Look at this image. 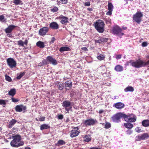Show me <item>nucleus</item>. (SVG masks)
<instances>
[{"label":"nucleus","instance_id":"nucleus-23","mask_svg":"<svg viewBox=\"0 0 149 149\" xmlns=\"http://www.w3.org/2000/svg\"><path fill=\"white\" fill-rule=\"evenodd\" d=\"M50 126L49 125L46 124H44L40 126V129L41 130L47 129L50 128Z\"/></svg>","mask_w":149,"mask_h":149},{"label":"nucleus","instance_id":"nucleus-37","mask_svg":"<svg viewBox=\"0 0 149 149\" xmlns=\"http://www.w3.org/2000/svg\"><path fill=\"white\" fill-rule=\"evenodd\" d=\"M104 56L102 54L97 56V58L100 60H102L104 59Z\"/></svg>","mask_w":149,"mask_h":149},{"label":"nucleus","instance_id":"nucleus-50","mask_svg":"<svg viewBox=\"0 0 149 149\" xmlns=\"http://www.w3.org/2000/svg\"><path fill=\"white\" fill-rule=\"evenodd\" d=\"M63 118V116L62 114H60L58 116V119L62 120Z\"/></svg>","mask_w":149,"mask_h":149},{"label":"nucleus","instance_id":"nucleus-12","mask_svg":"<svg viewBox=\"0 0 149 149\" xmlns=\"http://www.w3.org/2000/svg\"><path fill=\"white\" fill-rule=\"evenodd\" d=\"M124 119L127 122H134L136 120V117L134 116L130 117L125 114Z\"/></svg>","mask_w":149,"mask_h":149},{"label":"nucleus","instance_id":"nucleus-24","mask_svg":"<svg viewBox=\"0 0 149 149\" xmlns=\"http://www.w3.org/2000/svg\"><path fill=\"white\" fill-rule=\"evenodd\" d=\"M91 139L90 135H86L83 137V140L86 142H89Z\"/></svg>","mask_w":149,"mask_h":149},{"label":"nucleus","instance_id":"nucleus-2","mask_svg":"<svg viewBox=\"0 0 149 149\" xmlns=\"http://www.w3.org/2000/svg\"><path fill=\"white\" fill-rule=\"evenodd\" d=\"M132 66L136 68H139L149 65V60L145 62L141 60H138L132 63Z\"/></svg>","mask_w":149,"mask_h":149},{"label":"nucleus","instance_id":"nucleus-60","mask_svg":"<svg viewBox=\"0 0 149 149\" xmlns=\"http://www.w3.org/2000/svg\"><path fill=\"white\" fill-rule=\"evenodd\" d=\"M90 149H100L99 148H96V147H93V148H90Z\"/></svg>","mask_w":149,"mask_h":149},{"label":"nucleus","instance_id":"nucleus-4","mask_svg":"<svg viewBox=\"0 0 149 149\" xmlns=\"http://www.w3.org/2000/svg\"><path fill=\"white\" fill-rule=\"evenodd\" d=\"M125 114L122 113H118L113 116L112 117L113 121L115 123L120 122V119L122 118H124Z\"/></svg>","mask_w":149,"mask_h":149},{"label":"nucleus","instance_id":"nucleus-18","mask_svg":"<svg viewBox=\"0 0 149 149\" xmlns=\"http://www.w3.org/2000/svg\"><path fill=\"white\" fill-rule=\"evenodd\" d=\"M113 106L117 109H120L123 108L124 106V104L123 103L119 102L115 104Z\"/></svg>","mask_w":149,"mask_h":149},{"label":"nucleus","instance_id":"nucleus-52","mask_svg":"<svg viewBox=\"0 0 149 149\" xmlns=\"http://www.w3.org/2000/svg\"><path fill=\"white\" fill-rule=\"evenodd\" d=\"M12 101L13 102H16L19 101V100L17 99H16L14 98H11Z\"/></svg>","mask_w":149,"mask_h":149},{"label":"nucleus","instance_id":"nucleus-44","mask_svg":"<svg viewBox=\"0 0 149 149\" xmlns=\"http://www.w3.org/2000/svg\"><path fill=\"white\" fill-rule=\"evenodd\" d=\"M72 82L69 83H65V86L66 87H70L72 86Z\"/></svg>","mask_w":149,"mask_h":149},{"label":"nucleus","instance_id":"nucleus-64","mask_svg":"<svg viewBox=\"0 0 149 149\" xmlns=\"http://www.w3.org/2000/svg\"><path fill=\"white\" fill-rule=\"evenodd\" d=\"M148 120L149 121V122H148L149 125H148V126H149V120Z\"/></svg>","mask_w":149,"mask_h":149},{"label":"nucleus","instance_id":"nucleus-55","mask_svg":"<svg viewBox=\"0 0 149 149\" xmlns=\"http://www.w3.org/2000/svg\"><path fill=\"white\" fill-rule=\"evenodd\" d=\"M63 4H66L68 2V0H60Z\"/></svg>","mask_w":149,"mask_h":149},{"label":"nucleus","instance_id":"nucleus-63","mask_svg":"<svg viewBox=\"0 0 149 149\" xmlns=\"http://www.w3.org/2000/svg\"><path fill=\"white\" fill-rule=\"evenodd\" d=\"M100 124H102V125H105V124L104 123H100Z\"/></svg>","mask_w":149,"mask_h":149},{"label":"nucleus","instance_id":"nucleus-42","mask_svg":"<svg viewBox=\"0 0 149 149\" xmlns=\"http://www.w3.org/2000/svg\"><path fill=\"white\" fill-rule=\"evenodd\" d=\"M58 10V8L56 7H54L53 8L51 9L50 11L53 13H55L57 12Z\"/></svg>","mask_w":149,"mask_h":149},{"label":"nucleus","instance_id":"nucleus-17","mask_svg":"<svg viewBox=\"0 0 149 149\" xmlns=\"http://www.w3.org/2000/svg\"><path fill=\"white\" fill-rule=\"evenodd\" d=\"M50 27L53 29H57L59 28L58 24L55 22H52L50 24Z\"/></svg>","mask_w":149,"mask_h":149},{"label":"nucleus","instance_id":"nucleus-21","mask_svg":"<svg viewBox=\"0 0 149 149\" xmlns=\"http://www.w3.org/2000/svg\"><path fill=\"white\" fill-rule=\"evenodd\" d=\"M17 122V120L14 119H12L9 122L8 126V127L9 128H12V127Z\"/></svg>","mask_w":149,"mask_h":149},{"label":"nucleus","instance_id":"nucleus-59","mask_svg":"<svg viewBox=\"0 0 149 149\" xmlns=\"http://www.w3.org/2000/svg\"><path fill=\"white\" fill-rule=\"evenodd\" d=\"M88 10H89V11H92L93 10V9L92 8H88Z\"/></svg>","mask_w":149,"mask_h":149},{"label":"nucleus","instance_id":"nucleus-62","mask_svg":"<svg viewBox=\"0 0 149 149\" xmlns=\"http://www.w3.org/2000/svg\"><path fill=\"white\" fill-rule=\"evenodd\" d=\"M25 149H31L29 147L26 148Z\"/></svg>","mask_w":149,"mask_h":149},{"label":"nucleus","instance_id":"nucleus-26","mask_svg":"<svg viewBox=\"0 0 149 149\" xmlns=\"http://www.w3.org/2000/svg\"><path fill=\"white\" fill-rule=\"evenodd\" d=\"M36 45L40 48H43L45 47L44 43L43 42L39 41L36 43Z\"/></svg>","mask_w":149,"mask_h":149},{"label":"nucleus","instance_id":"nucleus-3","mask_svg":"<svg viewBox=\"0 0 149 149\" xmlns=\"http://www.w3.org/2000/svg\"><path fill=\"white\" fill-rule=\"evenodd\" d=\"M95 29L99 33H102L104 31V22L101 20L94 23Z\"/></svg>","mask_w":149,"mask_h":149},{"label":"nucleus","instance_id":"nucleus-20","mask_svg":"<svg viewBox=\"0 0 149 149\" xmlns=\"http://www.w3.org/2000/svg\"><path fill=\"white\" fill-rule=\"evenodd\" d=\"M149 137V135L147 133H144L139 136V139L140 140H144Z\"/></svg>","mask_w":149,"mask_h":149},{"label":"nucleus","instance_id":"nucleus-38","mask_svg":"<svg viewBox=\"0 0 149 149\" xmlns=\"http://www.w3.org/2000/svg\"><path fill=\"white\" fill-rule=\"evenodd\" d=\"M65 142L63 140H59L57 143L58 146H60L64 145L65 144Z\"/></svg>","mask_w":149,"mask_h":149},{"label":"nucleus","instance_id":"nucleus-48","mask_svg":"<svg viewBox=\"0 0 149 149\" xmlns=\"http://www.w3.org/2000/svg\"><path fill=\"white\" fill-rule=\"evenodd\" d=\"M126 133L128 135H130L132 133V131L130 130H128L126 131Z\"/></svg>","mask_w":149,"mask_h":149},{"label":"nucleus","instance_id":"nucleus-30","mask_svg":"<svg viewBox=\"0 0 149 149\" xmlns=\"http://www.w3.org/2000/svg\"><path fill=\"white\" fill-rule=\"evenodd\" d=\"M149 121L148 120H145L143 121L142 122V124L143 126L147 127L149 126V123H148Z\"/></svg>","mask_w":149,"mask_h":149},{"label":"nucleus","instance_id":"nucleus-53","mask_svg":"<svg viewBox=\"0 0 149 149\" xmlns=\"http://www.w3.org/2000/svg\"><path fill=\"white\" fill-rule=\"evenodd\" d=\"M28 40L27 39H26L24 41V45H25L26 46H27L28 43Z\"/></svg>","mask_w":149,"mask_h":149},{"label":"nucleus","instance_id":"nucleus-8","mask_svg":"<svg viewBox=\"0 0 149 149\" xmlns=\"http://www.w3.org/2000/svg\"><path fill=\"white\" fill-rule=\"evenodd\" d=\"M7 64L11 68H15L16 66L17 63L16 61L11 58H8L7 60Z\"/></svg>","mask_w":149,"mask_h":149},{"label":"nucleus","instance_id":"nucleus-11","mask_svg":"<svg viewBox=\"0 0 149 149\" xmlns=\"http://www.w3.org/2000/svg\"><path fill=\"white\" fill-rule=\"evenodd\" d=\"M78 127H74V129L72 130L70 133V136L71 137H74L78 136L80 131L78 130Z\"/></svg>","mask_w":149,"mask_h":149},{"label":"nucleus","instance_id":"nucleus-54","mask_svg":"<svg viewBox=\"0 0 149 149\" xmlns=\"http://www.w3.org/2000/svg\"><path fill=\"white\" fill-rule=\"evenodd\" d=\"M121 55L120 54L117 55L116 56V58L117 59H119L121 58Z\"/></svg>","mask_w":149,"mask_h":149},{"label":"nucleus","instance_id":"nucleus-61","mask_svg":"<svg viewBox=\"0 0 149 149\" xmlns=\"http://www.w3.org/2000/svg\"><path fill=\"white\" fill-rule=\"evenodd\" d=\"M122 28L124 29V30H126V29H127V27H122Z\"/></svg>","mask_w":149,"mask_h":149},{"label":"nucleus","instance_id":"nucleus-33","mask_svg":"<svg viewBox=\"0 0 149 149\" xmlns=\"http://www.w3.org/2000/svg\"><path fill=\"white\" fill-rule=\"evenodd\" d=\"M17 45L19 46L24 47V48H25V47L24 46V42L22 40H19L17 42Z\"/></svg>","mask_w":149,"mask_h":149},{"label":"nucleus","instance_id":"nucleus-7","mask_svg":"<svg viewBox=\"0 0 149 149\" xmlns=\"http://www.w3.org/2000/svg\"><path fill=\"white\" fill-rule=\"evenodd\" d=\"M62 104V106L64 108L65 110L68 113L70 109L72 108L71 102L69 100H65Z\"/></svg>","mask_w":149,"mask_h":149},{"label":"nucleus","instance_id":"nucleus-51","mask_svg":"<svg viewBox=\"0 0 149 149\" xmlns=\"http://www.w3.org/2000/svg\"><path fill=\"white\" fill-rule=\"evenodd\" d=\"M55 40H56V39L54 38V37H52L51 39V41H50L49 42L50 43V44L53 43Z\"/></svg>","mask_w":149,"mask_h":149},{"label":"nucleus","instance_id":"nucleus-36","mask_svg":"<svg viewBox=\"0 0 149 149\" xmlns=\"http://www.w3.org/2000/svg\"><path fill=\"white\" fill-rule=\"evenodd\" d=\"M0 21L2 22H6V19L5 18V17L3 15H0Z\"/></svg>","mask_w":149,"mask_h":149},{"label":"nucleus","instance_id":"nucleus-6","mask_svg":"<svg viewBox=\"0 0 149 149\" xmlns=\"http://www.w3.org/2000/svg\"><path fill=\"white\" fill-rule=\"evenodd\" d=\"M143 15L141 12H137L135 14L133 15V20L137 23L139 24L141 20V18Z\"/></svg>","mask_w":149,"mask_h":149},{"label":"nucleus","instance_id":"nucleus-49","mask_svg":"<svg viewBox=\"0 0 149 149\" xmlns=\"http://www.w3.org/2000/svg\"><path fill=\"white\" fill-rule=\"evenodd\" d=\"M84 5L85 6H89L90 5V1L85 2L84 3Z\"/></svg>","mask_w":149,"mask_h":149},{"label":"nucleus","instance_id":"nucleus-35","mask_svg":"<svg viewBox=\"0 0 149 149\" xmlns=\"http://www.w3.org/2000/svg\"><path fill=\"white\" fill-rule=\"evenodd\" d=\"M111 125L109 122H106L105 124L104 125V128L106 129H109L111 127Z\"/></svg>","mask_w":149,"mask_h":149},{"label":"nucleus","instance_id":"nucleus-43","mask_svg":"<svg viewBox=\"0 0 149 149\" xmlns=\"http://www.w3.org/2000/svg\"><path fill=\"white\" fill-rule=\"evenodd\" d=\"M21 2V0H15L14 1V3L16 5L19 4Z\"/></svg>","mask_w":149,"mask_h":149},{"label":"nucleus","instance_id":"nucleus-45","mask_svg":"<svg viewBox=\"0 0 149 149\" xmlns=\"http://www.w3.org/2000/svg\"><path fill=\"white\" fill-rule=\"evenodd\" d=\"M135 130L136 132L138 133L141 132L142 131V130L138 127H136L135 128Z\"/></svg>","mask_w":149,"mask_h":149},{"label":"nucleus","instance_id":"nucleus-22","mask_svg":"<svg viewBox=\"0 0 149 149\" xmlns=\"http://www.w3.org/2000/svg\"><path fill=\"white\" fill-rule=\"evenodd\" d=\"M114 70L117 72H121L123 70V67L119 65H118L115 67Z\"/></svg>","mask_w":149,"mask_h":149},{"label":"nucleus","instance_id":"nucleus-13","mask_svg":"<svg viewBox=\"0 0 149 149\" xmlns=\"http://www.w3.org/2000/svg\"><path fill=\"white\" fill-rule=\"evenodd\" d=\"M26 109V107L22 105H17L15 107L16 111L21 112L22 111H25Z\"/></svg>","mask_w":149,"mask_h":149},{"label":"nucleus","instance_id":"nucleus-58","mask_svg":"<svg viewBox=\"0 0 149 149\" xmlns=\"http://www.w3.org/2000/svg\"><path fill=\"white\" fill-rule=\"evenodd\" d=\"M103 112V111L102 110H100L99 111V113L100 114L102 113Z\"/></svg>","mask_w":149,"mask_h":149},{"label":"nucleus","instance_id":"nucleus-34","mask_svg":"<svg viewBox=\"0 0 149 149\" xmlns=\"http://www.w3.org/2000/svg\"><path fill=\"white\" fill-rule=\"evenodd\" d=\"M64 87V84H58L57 85V88L60 90H62Z\"/></svg>","mask_w":149,"mask_h":149},{"label":"nucleus","instance_id":"nucleus-31","mask_svg":"<svg viewBox=\"0 0 149 149\" xmlns=\"http://www.w3.org/2000/svg\"><path fill=\"white\" fill-rule=\"evenodd\" d=\"M25 74V72H21L17 74V79H20Z\"/></svg>","mask_w":149,"mask_h":149},{"label":"nucleus","instance_id":"nucleus-1","mask_svg":"<svg viewBox=\"0 0 149 149\" xmlns=\"http://www.w3.org/2000/svg\"><path fill=\"white\" fill-rule=\"evenodd\" d=\"M12 138L13 139L11 141L10 145L12 147L17 148L24 145V142L21 140V138L20 135H16L13 136Z\"/></svg>","mask_w":149,"mask_h":149},{"label":"nucleus","instance_id":"nucleus-16","mask_svg":"<svg viewBox=\"0 0 149 149\" xmlns=\"http://www.w3.org/2000/svg\"><path fill=\"white\" fill-rule=\"evenodd\" d=\"M48 61L49 62L51 63L54 65H56L57 64V62L55 58H53L51 56H48L47 58Z\"/></svg>","mask_w":149,"mask_h":149},{"label":"nucleus","instance_id":"nucleus-14","mask_svg":"<svg viewBox=\"0 0 149 149\" xmlns=\"http://www.w3.org/2000/svg\"><path fill=\"white\" fill-rule=\"evenodd\" d=\"M48 28L46 27H43L41 28L39 31V33L41 36L45 35L48 32Z\"/></svg>","mask_w":149,"mask_h":149},{"label":"nucleus","instance_id":"nucleus-25","mask_svg":"<svg viewBox=\"0 0 149 149\" xmlns=\"http://www.w3.org/2000/svg\"><path fill=\"white\" fill-rule=\"evenodd\" d=\"M70 49L68 47H61L60 48L59 51L61 52H63L64 51H70Z\"/></svg>","mask_w":149,"mask_h":149},{"label":"nucleus","instance_id":"nucleus-9","mask_svg":"<svg viewBox=\"0 0 149 149\" xmlns=\"http://www.w3.org/2000/svg\"><path fill=\"white\" fill-rule=\"evenodd\" d=\"M17 27L16 26L13 25H9L7 28L5 29V31L7 35L9 37H10L11 36L10 33L12 32L13 30H14L15 27Z\"/></svg>","mask_w":149,"mask_h":149},{"label":"nucleus","instance_id":"nucleus-41","mask_svg":"<svg viewBox=\"0 0 149 149\" xmlns=\"http://www.w3.org/2000/svg\"><path fill=\"white\" fill-rule=\"evenodd\" d=\"M45 117H40L38 118V119H36V120L37 121H43L45 120Z\"/></svg>","mask_w":149,"mask_h":149},{"label":"nucleus","instance_id":"nucleus-56","mask_svg":"<svg viewBox=\"0 0 149 149\" xmlns=\"http://www.w3.org/2000/svg\"><path fill=\"white\" fill-rule=\"evenodd\" d=\"M109 11L107 12L106 13V15H110L112 14V10H109Z\"/></svg>","mask_w":149,"mask_h":149},{"label":"nucleus","instance_id":"nucleus-57","mask_svg":"<svg viewBox=\"0 0 149 149\" xmlns=\"http://www.w3.org/2000/svg\"><path fill=\"white\" fill-rule=\"evenodd\" d=\"M81 49L85 51H87L88 50L86 47H83L81 48Z\"/></svg>","mask_w":149,"mask_h":149},{"label":"nucleus","instance_id":"nucleus-46","mask_svg":"<svg viewBox=\"0 0 149 149\" xmlns=\"http://www.w3.org/2000/svg\"><path fill=\"white\" fill-rule=\"evenodd\" d=\"M5 77L7 81L9 82H10L12 81L11 77H10L9 76L7 75H6Z\"/></svg>","mask_w":149,"mask_h":149},{"label":"nucleus","instance_id":"nucleus-47","mask_svg":"<svg viewBox=\"0 0 149 149\" xmlns=\"http://www.w3.org/2000/svg\"><path fill=\"white\" fill-rule=\"evenodd\" d=\"M148 45V43L146 42H143L142 44V46L143 47L147 46Z\"/></svg>","mask_w":149,"mask_h":149},{"label":"nucleus","instance_id":"nucleus-19","mask_svg":"<svg viewBox=\"0 0 149 149\" xmlns=\"http://www.w3.org/2000/svg\"><path fill=\"white\" fill-rule=\"evenodd\" d=\"M108 40V38H101L98 40H95V42L96 43H99V44H101L107 42Z\"/></svg>","mask_w":149,"mask_h":149},{"label":"nucleus","instance_id":"nucleus-5","mask_svg":"<svg viewBox=\"0 0 149 149\" xmlns=\"http://www.w3.org/2000/svg\"><path fill=\"white\" fill-rule=\"evenodd\" d=\"M97 122V121L95 119H92L91 118L84 120L82 122L83 124L86 127L93 125Z\"/></svg>","mask_w":149,"mask_h":149},{"label":"nucleus","instance_id":"nucleus-32","mask_svg":"<svg viewBox=\"0 0 149 149\" xmlns=\"http://www.w3.org/2000/svg\"><path fill=\"white\" fill-rule=\"evenodd\" d=\"M47 64V61L45 60H43L41 62L38 63V65L39 66H42Z\"/></svg>","mask_w":149,"mask_h":149},{"label":"nucleus","instance_id":"nucleus-10","mask_svg":"<svg viewBox=\"0 0 149 149\" xmlns=\"http://www.w3.org/2000/svg\"><path fill=\"white\" fill-rule=\"evenodd\" d=\"M121 31V29L117 26H115L113 29V33L118 36H122L123 35Z\"/></svg>","mask_w":149,"mask_h":149},{"label":"nucleus","instance_id":"nucleus-39","mask_svg":"<svg viewBox=\"0 0 149 149\" xmlns=\"http://www.w3.org/2000/svg\"><path fill=\"white\" fill-rule=\"evenodd\" d=\"M108 9L109 10H112L113 8L112 4L111 3H109L108 5Z\"/></svg>","mask_w":149,"mask_h":149},{"label":"nucleus","instance_id":"nucleus-29","mask_svg":"<svg viewBox=\"0 0 149 149\" xmlns=\"http://www.w3.org/2000/svg\"><path fill=\"white\" fill-rule=\"evenodd\" d=\"M16 93L15 89L14 88L11 89L8 92V94L12 96H13Z\"/></svg>","mask_w":149,"mask_h":149},{"label":"nucleus","instance_id":"nucleus-15","mask_svg":"<svg viewBox=\"0 0 149 149\" xmlns=\"http://www.w3.org/2000/svg\"><path fill=\"white\" fill-rule=\"evenodd\" d=\"M59 19H61V22L62 24H64L68 22V17L63 16L62 15H60L58 17Z\"/></svg>","mask_w":149,"mask_h":149},{"label":"nucleus","instance_id":"nucleus-40","mask_svg":"<svg viewBox=\"0 0 149 149\" xmlns=\"http://www.w3.org/2000/svg\"><path fill=\"white\" fill-rule=\"evenodd\" d=\"M7 100H0V104L1 105H6V103L7 102Z\"/></svg>","mask_w":149,"mask_h":149},{"label":"nucleus","instance_id":"nucleus-27","mask_svg":"<svg viewBox=\"0 0 149 149\" xmlns=\"http://www.w3.org/2000/svg\"><path fill=\"white\" fill-rule=\"evenodd\" d=\"M124 125L126 128L129 129L132 128L133 127V125L130 123H125L124 124Z\"/></svg>","mask_w":149,"mask_h":149},{"label":"nucleus","instance_id":"nucleus-28","mask_svg":"<svg viewBox=\"0 0 149 149\" xmlns=\"http://www.w3.org/2000/svg\"><path fill=\"white\" fill-rule=\"evenodd\" d=\"M134 91V88L131 86H128L124 89V91L125 92L128 91L133 92Z\"/></svg>","mask_w":149,"mask_h":149}]
</instances>
